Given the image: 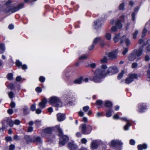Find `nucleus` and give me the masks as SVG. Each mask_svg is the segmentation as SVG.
Segmentation results:
<instances>
[{
    "instance_id": "3",
    "label": "nucleus",
    "mask_w": 150,
    "mask_h": 150,
    "mask_svg": "<svg viewBox=\"0 0 150 150\" xmlns=\"http://www.w3.org/2000/svg\"><path fill=\"white\" fill-rule=\"evenodd\" d=\"M57 131L59 133L58 135L61 137L59 142V144L63 146L68 141L69 138L67 136L63 135L62 131L59 126H57Z\"/></svg>"
},
{
    "instance_id": "22",
    "label": "nucleus",
    "mask_w": 150,
    "mask_h": 150,
    "mask_svg": "<svg viewBox=\"0 0 150 150\" xmlns=\"http://www.w3.org/2000/svg\"><path fill=\"white\" fill-rule=\"evenodd\" d=\"M5 50L4 45L3 44H0V53H3Z\"/></svg>"
},
{
    "instance_id": "56",
    "label": "nucleus",
    "mask_w": 150,
    "mask_h": 150,
    "mask_svg": "<svg viewBox=\"0 0 150 150\" xmlns=\"http://www.w3.org/2000/svg\"><path fill=\"white\" fill-rule=\"evenodd\" d=\"M113 118L114 119H120V117L117 114L113 116Z\"/></svg>"
},
{
    "instance_id": "6",
    "label": "nucleus",
    "mask_w": 150,
    "mask_h": 150,
    "mask_svg": "<svg viewBox=\"0 0 150 150\" xmlns=\"http://www.w3.org/2000/svg\"><path fill=\"white\" fill-rule=\"evenodd\" d=\"M2 123L3 126L2 129L4 130L8 127V124H9L10 127H12L13 126L14 123L11 119L8 118H6L3 121Z\"/></svg>"
},
{
    "instance_id": "37",
    "label": "nucleus",
    "mask_w": 150,
    "mask_h": 150,
    "mask_svg": "<svg viewBox=\"0 0 150 150\" xmlns=\"http://www.w3.org/2000/svg\"><path fill=\"white\" fill-rule=\"evenodd\" d=\"M103 101L101 100H98L96 102V104L98 105H100L103 104Z\"/></svg>"
},
{
    "instance_id": "39",
    "label": "nucleus",
    "mask_w": 150,
    "mask_h": 150,
    "mask_svg": "<svg viewBox=\"0 0 150 150\" xmlns=\"http://www.w3.org/2000/svg\"><path fill=\"white\" fill-rule=\"evenodd\" d=\"M87 58V56L85 55H83L80 57H79V59L80 60H84L86 59Z\"/></svg>"
},
{
    "instance_id": "34",
    "label": "nucleus",
    "mask_w": 150,
    "mask_h": 150,
    "mask_svg": "<svg viewBox=\"0 0 150 150\" xmlns=\"http://www.w3.org/2000/svg\"><path fill=\"white\" fill-rule=\"evenodd\" d=\"M120 119L122 120L126 121L127 123H128V124L129 123V122H130V120H129L126 117H121L120 118Z\"/></svg>"
},
{
    "instance_id": "32",
    "label": "nucleus",
    "mask_w": 150,
    "mask_h": 150,
    "mask_svg": "<svg viewBox=\"0 0 150 150\" xmlns=\"http://www.w3.org/2000/svg\"><path fill=\"white\" fill-rule=\"evenodd\" d=\"M7 78L9 80H11L13 79V75L11 73H9L7 75Z\"/></svg>"
},
{
    "instance_id": "19",
    "label": "nucleus",
    "mask_w": 150,
    "mask_h": 150,
    "mask_svg": "<svg viewBox=\"0 0 150 150\" xmlns=\"http://www.w3.org/2000/svg\"><path fill=\"white\" fill-rule=\"evenodd\" d=\"M139 111L140 112H143L146 109V106L145 104H140L139 106Z\"/></svg>"
},
{
    "instance_id": "11",
    "label": "nucleus",
    "mask_w": 150,
    "mask_h": 150,
    "mask_svg": "<svg viewBox=\"0 0 150 150\" xmlns=\"http://www.w3.org/2000/svg\"><path fill=\"white\" fill-rule=\"evenodd\" d=\"M100 141L98 140L93 141L91 143V148L93 149H96L99 145Z\"/></svg>"
},
{
    "instance_id": "8",
    "label": "nucleus",
    "mask_w": 150,
    "mask_h": 150,
    "mask_svg": "<svg viewBox=\"0 0 150 150\" xmlns=\"http://www.w3.org/2000/svg\"><path fill=\"white\" fill-rule=\"evenodd\" d=\"M137 76L135 74H130L129 75L128 77L125 79V83L129 84L132 82L135 79H137Z\"/></svg>"
},
{
    "instance_id": "44",
    "label": "nucleus",
    "mask_w": 150,
    "mask_h": 150,
    "mask_svg": "<svg viewBox=\"0 0 150 150\" xmlns=\"http://www.w3.org/2000/svg\"><path fill=\"white\" fill-rule=\"evenodd\" d=\"M36 91L38 93H40L42 92L41 88L39 87H37L35 89Z\"/></svg>"
},
{
    "instance_id": "9",
    "label": "nucleus",
    "mask_w": 150,
    "mask_h": 150,
    "mask_svg": "<svg viewBox=\"0 0 150 150\" xmlns=\"http://www.w3.org/2000/svg\"><path fill=\"white\" fill-rule=\"evenodd\" d=\"M103 25V23L102 21L99 20H98L94 22L93 27L94 29H97L100 28Z\"/></svg>"
},
{
    "instance_id": "15",
    "label": "nucleus",
    "mask_w": 150,
    "mask_h": 150,
    "mask_svg": "<svg viewBox=\"0 0 150 150\" xmlns=\"http://www.w3.org/2000/svg\"><path fill=\"white\" fill-rule=\"evenodd\" d=\"M47 102V100L46 98H44L42 100L41 102L39 103V105L41 108H43L45 107Z\"/></svg>"
},
{
    "instance_id": "45",
    "label": "nucleus",
    "mask_w": 150,
    "mask_h": 150,
    "mask_svg": "<svg viewBox=\"0 0 150 150\" xmlns=\"http://www.w3.org/2000/svg\"><path fill=\"white\" fill-rule=\"evenodd\" d=\"M138 31L137 30H136L133 34V38L135 39L136 38L137 35L138 34Z\"/></svg>"
},
{
    "instance_id": "54",
    "label": "nucleus",
    "mask_w": 150,
    "mask_h": 150,
    "mask_svg": "<svg viewBox=\"0 0 150 150\" xmlns=\"http://www.w3.org/2000/svg\"><path fill=\"white\" fill-rule=\"evenodd\" d=\"M138 66V64L136 63H134L132 65V68H136Z\"/></svg>"
},
{
    "instance_id": "51",
    "label": "nucleus",
    "mask_w": 150,
    "mask_h": 150,
    "mask_svg": "<svg viewBox=\"0 0 150 150\" xmlns=\"http://www.w3.org/2000/svg\"><path fill=\"white\" fill-rule=\"evenodd\" d=\"M82 143L86 144L87 142V140L85 138H82L81 140Z\"/></svg>"
},
{
    "instance_id": "35",
    "label": "nucleus",
    "mask_w": 150,
    "mask_h": 150,
    "mask_svg": "<svg viewBox=\"0 0 150 150\" xmlns=\"http://www.w3.org/2000/svg\"><path fill=\"white\" fill-rule=\"evenodd\" d=\"M8 95L10 98L12 99L14 97V93L12 92H10L8 93Z\"/></svg>"
},
{
    "instance_id": "23",
    "label": "nucleus",
    "mask_w": 150,
    "mask_h": 150,
    "mask_svg": "<svg viewBox=\"0 0 150 150\" xmlns=\"http://www.w3.org/2000/svg\"><path fill=\"white\" fill-rule=\"evenodd\" d=\"M136 58V57L134 53L133 54H131L129 55L128 57V59L130 61H133Z\"/></svg>"
},
{
    "instance_id": "10",
    "label": "nucleus",
    "mask_w": 150,
    "mask_h": 150,
    "mask_svg": "<svg viewBox=\"0 0 150 150\" xmlns=\"http://www.w3.org/2000/svg\"><path fill=\"white\" fill-rule=\"evenodd\" d=\"M123 144L122 142L118 140H112L110 144V146H121Z\"/></svg>"
},
{
    "instance_id": "4",
    "label": "nucleus",
    "mask_w": 150,
    "mask_h": 150,
    "mask_svg": "<svg viewBox=\"0 0 150 150\" xmlns=\"http://www.w3.org/2000/svg\"><path fill=\"white\" fill-rule=\"evenodd\" d=\"M110 23L112 24H115V26H112L111 28V30L112 32H115L117 31V29H120L122 28V25L119 20L115 21L112 20L110 21Z\"/></svg>"
},
{
    "instance_id": "12",
    "label": "nucleus",
    "mask_w": 150,
    "mask_h": 150,
    "mask_svg": "<svg viewBox=\"0 0 150 150\" xmlns=\"http://www.w3.org/2000/svg\"><path fill=\"white\" fill-rule=\"evenodd\" d=\"M68 146L70 150H76L78 148L77 145L74 142H69L68 144Z\"/></svg>"
},
{
    "instance_id": "24",
    "label": "nucleus",
    "mask_w": 150,
    "mask_h": 150,
    "mask_svg": "<svg viewBox=\"0 0 150 150\" xmlns=\"http://www.w3.org/2000/svg\"><path fill=\"white\" fill-rule=\"evenodd\" d=\"M139 7H137V8H136L134 9V12L132 14V19L133 21H134L135 20V15H136L135 12H137L139 10Z\"/></svg>"
},
{
    "instance_id": "60",
    "label": "nucleus",
    "mask_w": 150,
    "mask_h": 150,
    "mask_svg": "<svg viewBox=\"0 0 150 150\" xmlns=\"http://www.w3.org/2000/svg\"><path fill=\"white\" fill-rule=\"evenodd\" d=\"M82 121L85 122H88V119L87 117H83Z\"/></svg>"
},
{
    "instance_id": "30",
    "label": "nucleus",
    "mask_w": 150,
    "mask_h": 150,
    "mask_svg": "<svg viewBox=\"0 0 150 150\" xmlns=\"http://www.w3.org/2000/svg\"><path fill=\"white\" fill-rule=\"evenodd\" d=\"M107 62V58L106 57H104L102 59L100 60V62L101 63H105Z\"/></svg>"
},
{
    "instance_id": "17",
    "label": "nucleus",
    "mask_w": 150,
    "mask_h": 150,
    "mask_svg": "<svg viewBox=\"0 0 150 150\" xmlns=\"http://www.w3.org/2000/svg\"><path fill=\"white\" fill-rule=\"evenodd\" d=\"M134 53L136 57H139L140 56L142 53V50L140 48L138 50H135L134 51Z\"/></svg>"
},
{
    "instance_id": "5",
    "label": "nucleus",
    "mask_w": 150,
    "mask_h": 150,
    "mask_svg": "<svg viewBox=\"0 0 150 150\" xmlns=\"http://www.w3.org/2000/svg\"><path fill=\"white\" fill-rule=\"evenodd\" d=\"M82 132L84 134H89L92 130L91 126L89 125L86 126V125L82 124L79 127Z\"/></svg>"
},
{
    "instance_id": "14",
    "label": "nucleus",
    "mask_w": 150,
    "mask_h": 150,
    "mask_svg": "<svg viewBox=\"0 0 150 150\" xmlns=\"http://www.w3.org/2000/svg\"><path fill=\"white\" fill-rule=\"evenodd\" d=\"M124 42H125L127 46H128L130 43V41L128 38H126V36L125 35H124L121 38V43H122Z\"/></svg>"
},
{
    "instance_id": "27",
    "label": "nucleus",
    "mask_w": 150,
    "mask_h": 150,
    "mask_svg": "<svg viewBox=\"0 0 150 150\" xmlns=\"http://www.w3.org/2000/svg\"><path fill=\"white\" fill-rule=\"evenodd\" d=\"M101 40V38L100 37H97L95 38L93 42V44L94 45L96 44L98 42H99Z\"/></svg>"
},
{
    "instance_id": "57",
    "label": "nucleus",
    "mask_w": 150,
    "mask_h": 150,
    "mask_svg": "<svg viewBox=\"0 0 150 150\" xmlns=\"http://www.w3.org/2000/svg\"><path fill=\"white\" fill-rule=\"evenodd\" d=\"M5 139L7 142L11 141H12V138L10 137H6Z\"/></svg>"
},
{
    "instance_id": "16",
    "label": "nucleus",
    "mask_w": 150,
    "mask_h": 150,
    "mask_svg": "<svg viewBox=\"0 0 150 150\" xmlns=\"http://www.w3.org/2000/svg\"><path fill=\"white\" fill-rule=\"evenodd\" d=\"M57 117L58 120L59 122L63 121L65 118L64 115L61 113H59L57 114Z\"/></svg>"
},
{
    "instance_id": "2",
    "label": "nucleus",
    "mask_w": 150,
    "mask_h": 150,
    "mask_svg": "<svg viewBox=\"0 0 150 150\" xmlns=\"http://www.w3.org/2000/svg\"><path fill=\"white\" fill-rule=\"evenodd\" d=\"M48 103L55 107H61L62 105V103L60 99L55 96L50 97Z\"/></svg>"
},
{
    "instance_id": "26",
    "label": "nucleus",
    "mask_w": 150,
    "mask_h": 150,
    "mask_svg": "<svg viewBox=\"0 0 150 150\" xmlns=\"http://www.w3.org/2000/svg\"><path fill=\"white\" fill-rule=\"evenodd\" d=\"M120 38V34L115 35L113 38V40L115 42H117L119 41Z\"/></svg>"
},
{
    "instance_id": "47",
    "label": "nucleus",
    "mask_w": 150,
    "mask_h": 150,
    "mask_svg": "<svg viewBox=\"0 0 150 150\" xmlns=\"http://www.w3.org/2000/svg\"><path fill=\"white\" fill-rule=\"evenodd\" d=\"M89 66L92 68H94L96 67V64L95 63H92L90 64Z\"/></svg>"
},
{
    "instance_id": "1",
    "label": "nucleus",
    "mask_w": 150,
    "mask_h": 150,
    "mask_svg": "<svg viewBox=\"0 0 150 150\" xmlns=\"http://www.w3.org/2000/svg\"><path fill=\"white\" fill-rule=\"evenodd\" d=\"M107 68L106 65H102L95 70L94 76L90 77L89 79L95 83H99L102 81L103 79L107 74L109 75H112L118 72L117 67L113 66L108 69L106 73L105 71Z\"/></svg>"
},
{
    "instance_id": "62",
    "label": "nucleus",
    "mask_w": 150,
    "mask_h": 150,
    "mask_svg": "<svg viewBox=\"0 0 150 150\" xmlns=\"http://www.w3.org/2000/svg\"><path fill=\"white\" fill-rule=\"evenodd\" d=\"M28 108H26L23 109V112L25 114H26L28 113Z\"/></svg>"
},
{
    "instance_id": "31",
    "label": "nucleus",
    "mask_w": 150,
    "mask_h": 150,
    "mask_svg": "<svg viewBox=\"0 0 150 150\" xmlns=\"http://www.w3.org/2000/svg\"><path fill=\"white\" fill-rule=\"evenodd\" d=\"M131 124L130 122H129V123H127V124L125 125L124 127V129L125 130H127L129 129V127L130 126Z\"/></svg>"
},
{
    "instance_id": "40",
    "label": "nucleus",
    "mask_w": 150,
    "mask_h": 150,
    "mask_svg": "<svg viewBox=\"0 0 150 150\" xmlns=\"http://www.w3.org/2000/svg\"><path fill=\"white\" fill-rule=\"evenodd\" d=\"M89 106H86L83 107V109L84 112H86L89 109Z\"/></svg>"
},
{
    "instance_id": "43",
    "label": "nucleus",
    "mask_w": 150,
    "mask_h": 150,
    "mask_svg": "<svg viewBox=\"0 0 150 150\" xmlns=\"http://www.w3.org/2000/svg\"><path fill=\"white\" fill-rule=\"evenodd\" d=\"M106 116L109 117L111 116V112L110 110L108 111L106 113Z\"/></svg>"
},
{
    "instance_id": "36",
    "label": "nucleus",
    "mask_w": 150,
    "mask_h": 150,
    "mask_svg": "<svg viewBox=\"0 0 150 150\" xmlns=\"http://www.w3.org/2000/svg\"><path fill=\"white\" fill-rule=\"evenodd\" d=\"M147 80L150 81V70H148L147 71Z\"/></svg>"
},
{
    "instance_id": "50",
    "label": "nucleus",
    "mask_w": 150,
    "mask_h": 150,
    "mask_svg": "<svg viewBox=\"0 0 150 150\" xmlns=\"http://www.w3.org/2000/svg\"><path fill=\"white\" fill-rule=\"evenodd\" d=\"M20 121L18 120H15L14 123L15 124L17 125H18L20 124Z\"/></svg>"
},
{
    "instance_id": "13",
    "label": "nucleus",
    "mask_w": 150,
    "mask_h": 150,
    "mask_svg": "<svg viewBox=\"0 0 150 150\" xmlns=\"http://www.w3.org/2000/svg\"><path fill=\"white\" fill-rule=\"evenodd\" d=\"M117 51L116 50L110 52L108 53V56L110 58L115 59L117 57Z\"/></svg>"
},
{
    "instance_id": "25",
    "label": "nucleus",
    "mask_w": 150,
    "mask_h": 150,
    "mask_svg": "<svg viewBox=\"0 0 150 150\" xmlns=\"http://www.w3.org/2000/svg\"><path fill=\"white\" fill-rule=\"evenodd\" d=\"M52 132V129L51 128H48L44 129L42 132L45 133L50 134Z\"/></svg>"
},
{
    "instance_id": "53",
    "label": "nucleus",
    "mask_w": 150,
    "mask_h": 150,
    "mask_svg": "<svg viewBox=\"0 0 150 150\" xmlns=\"http://www.w3.org/2000/svg\"><path fill=\"white\" fill-rule=\"evenodd\" d=\"M35 105H32L31 107V110L32 111H34L35 109Z\"/></svg>"
},
{
    "instance_id": "18",
    "label": "nucleus",
    "mask_w": 150,
    "mask_h": 150,
    "mask_svg": "<svg viewBox=\"0 0 150 150\" xmlns=\"http://www.w3.org/2000/svg\"><path fill=\"white\" fill-rule=\"evenodd\" d=\"M32 142H35L38 143H41L42 142L41 139L39 137H34L32 139Z\"/></svg>"
},
{
    "instance_id": "49",
    "label": "nucleus",
    "mask_w": 150,
    "mask_h": 150,
    "mask_svg": "<svg viewBox=\"0 0 150 150\" xmlns=\"http://www.w3.org/2000/svg\"><path fill=\"white\" fill-rule=\"evenodd\" d=\"M10 106L11 108H14L15 107L16 104L14 102H11L10 104Z\"/></svg>"
},
{
    "instance_id": "33",
    "label": "nucleus",
    "mask_w": 150,
    "mask_h": 150,
    "mask_svg": "<svg viewBox=\"0 0 150 150\" xmlns=\"http://www.w3.org/2000/svg\"><path fill=\"white\" fill-rule=\"evenodd\" d=\"M124 73V71L123 70L119 74V75L117 77L118 79H121Z\"/></svg>"
},
{
    "instance_id": "48",
    "label": "nucleus",
    "mask_w": 150,
    "mask_h": 150,
    "mask_svg": "<svg viewBox=\"0 0 150 150\" xmlns=\"http://www.w3.org/2000/svg\"><path fill=\"white\" fill-rule=\"evenodd\" d=\"M16 64L18 67H20L21 66L22 63L18 60H17L16 62Z\"/></svg>"
},
{
    "instance_id": "52",
    "label": "nucleus",
    "mask_w": 150,
    "mask_h": 150,
    "mask_svg": "<svg viewBox=\"0 0 150 150\" xmlns=\"http://www.w3.org/2000/svg\"><path fill=\"white\" fill-rule=\"evenodd\" d=\"M22 78L21 76H18L16 77V81L19 82L21 80Z\"/></svg>"
},
{
    "instance_id": "28",
    "label": "nucleus",
    "mask_w": 150,
    "mask_h": 150,
    "mask_svg": "<svg viewBox=\"0 0 150 150\" xmlns=\"http://www.w3.org/2000/svg\"><path fill=\"white\" fill-rule=\"evenodd\" d=\"M105 37L107 40H109L111 39V34L110 33H107L105 34Z\"/></svg>"
},
{
    "instance_id": "20",
    "label": "nucleus",
    "mask_w": 150,
    "mask_h": 150,
    "mask_svg": "<svg viewBox=\"0 0 150 150\" xmlns=\"http://www.w3.org/2000/svg\"><path fill=\"white\" fill-rule=\"evenodd\" d=\"M138 150H142L146 149L147 148V145L145 144L139 145L137 146Z\"/></svg>"
},
{
    "instance_id": "38",
    "label": "nucleus",
    "mask_w": 150,
    "mask_h": 150,
    "mask_svg": "<svg viewBox=\"0 0 150 150\" xmlns=\"http://www.w3.org/2000/svg\"><path fill=\"white\" fill-rule=\"evenodd\" d=\"M45 80V78L43 76H40L39 78V81L41 82H44Z\"/></svg>"
},
{
    "instance_id": "7",
    "label": "nucleus",
    "mask_w": 150,
    "mask_h": 150,
    "mask_svg": "<svg viewBox=\"0 0 150 150\" xmlns=\"http://www.w3.org/2000/svg\"><path fill=\"white\" fill-rule=\"evenodd\" d=\"M24 6V4L22 3L18 5L17 7H15L9 9V7H7L4 10L6 12H8L11 11L12 13L15 12L19 10L20 9L22 8Z\"/></svg>"
},
{
    "instance_id": "46",
    "label": "nucleus",
    "mask_w": 150,
    "mask_h": 150,
    "mask_svg": "<svg viewBox=\"0 0 150 150\" xmlns=\"http://www.w3.org/2000/svg\"><path fill=\"white\" fill-rule=\"evenodd\" d=\"M135 143V141L133 139H131L129 141V144L132 145H134Z\"/></svg>"
},
{
    "instance_id": "42",
    "label": "nucleus",
    "mask_w": 150,
    "mask_h": 150,
    "mask_svg": "<svg viewBox=\"0 0 150 150\" xmlns=\"http://www.w3.org/2000/svg\"><path fill=\"white\" fill-rule=\"evenodd\" d=\"M124 4L122 3L120 4L119 6V9L120 10H122L124 9Z\"/></svg>"
},
{
    "instance_id": "41",
    "label": "nucleus",
    "mask_w": 150,
    "mask_h": 150,
    "mask_svg": "<svg viewBox=\"0 0 150 150\" xmlns=\"http://www.w3.org/2000/svg\"><path fill=\"white\" fill-rule=\"evenodd\" d=\"M147 30L145 28H144V30L143 31V32H142V37H144L145 36L146 34L147 33Z\"/></svg>"
},
{
    "instance_id": "29",
    "label": "nucleus",
    "mask_w": 150,
    "mask_h": 150,
    "mask_svg": "<svg viewBox=\"0 0 150 150\" xmlns=\"http://www.w3.org/2000/svg\"><path fill=\"white\" fill-rule=\"evenodd\" d=\"M105 105L106 107H110L112 105V104L110 102L106 101L105 102Z\"/></svg>"
},
{
    "instance_id": "64",
    "label": "nucleus",
    "mask_w": 150,
    "mask_h": 150,
    "mask_svg": "<svg viewBox=\"0 0 150 150\" xmlns=\"http://www.w3.org/2000/svg\"><path fill=\"white\" fill-rule=\"evenodd\" d=\"M41 110L39 109H37L36 110V113L37 114H39L41 113Z\"/></svg>"
},
{
    "instance_id": "21",
    "label": "nucleus",
    "mask_w": 150,
    "mask_h": 150,
    "mask_svg": "<svg viewBox=\"0 0 150 150\" xmlns=\"http://www.w3.org/2000/svg\"><path fill=\"white\" fill-rule=\"evenodd\" d=\"M82 80H83V77H81L74 80L73 83L75 84H80L82 82Z\"/></svg>"
},
{
    "instance_id": "55",
    "label": "nucleus",
    "mask_w": 150,
    "mask_h": 150,
    "mask_svg": "<svg viewBox=\"0 0 150 150\" xmlns=\"http://www.w3.org/2000/svg\"><path fill=\"white\" fill-rule=\"evenodd\" d=\"M15 149V146L14 145L11 144L9 146L10 150H13Z\"/></svg>"
},
{
    "instance_id": "63",
    "label": "nucleus",
    "mask_w": 150,
    "mask_h": 150,
    "mask_svg": "<svg viewBox=\"0 0 150 150\" xmlns=\"http://www.w3.org/2000/svg\"><path fill=\"white\" fill-rule=\"evenodd\" d=\"M78 114L79 115L80 117H82L84 115L83 112L81 111L78 112Z\"/></svg>"
},
{
    "instance_id": "59",
    "label": "nucleus",
    "mask_w": 150,
    "mask_h": 150,
    "mask_svg": "<svg viewBox=\"0 0 150 150\" xmlns=\"http://www.w3.org/2000/svg\"><path fill=\"white\" fill-rule=\"evenodd\" d=\"M127 52H128V49L127 48H125V49L122 52V54L123 55H125L126 54V53Z\"/></svg>"
},
{
    "instance_id": "61",
    "label": "nucleus",
    "mask_w": 150,
    "mask_h": 150,
    "mask_svg": "<svg viewBox=\"0 0 150 150\" xmlns=\"http://www.w3.org/2000/svg\"><path fill=\"white\" fill-rule=\"evenodd\" d=\"M7 112L8 114H11L13 113V110L12 109H9L7 110Z\"/></svg>"
},
{
    "instance_id": "58",
    "label": "nucleus",
    "mask_w": 150,
    "mask_h": 150,
    "mask_svg": "<svg viewBox=\"0 0 150 150\" xmlns=\"http://www.w3.org/2000/svg\"><path fill=\"white\" fill-rule=\"evenodd\" d=\"M12 1L11 0H8L6 3V5L7 6H8L11 3H12Z\"/></svg>"
}]
</instances>
